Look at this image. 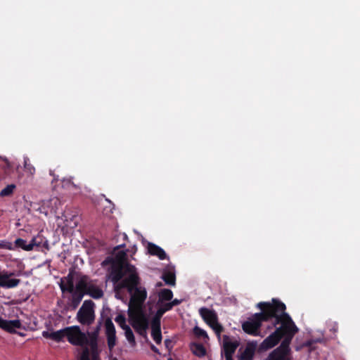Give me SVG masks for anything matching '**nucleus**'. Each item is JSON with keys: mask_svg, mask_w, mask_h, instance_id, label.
Returning <instances> with one entry per match:
<instances>
[{"mask_svg": "<svg viewBox=\"0 0 360 360\" xmlns=\"http://www.w3.org/2000/svg\"><path fill=\"white\" fill-rule=\"evenodd\" d=\"M257 307L261 312L255 313L242 323L243 331L253 336L259 335L262 322L274 319L280 312H283L286 309L285 304L276 299H272L271 303L259 302Z\"/></svg>", "mask_w": 360, "mask_h": 360, "instance_id": "f257e3e1", "label": "nucleus"}, {"mask_svg": "<svg viewBox=\"0 0 360 360\" xmlns=\"http://www.w3.org/2000/svg\"><path fill=\"white\" fill-rule=\"evenodd\" d=\"M278 324L281 326L276 328L275 331L266 338L260 344L259 350L266 351L273 348L283 338V340H286L290 337L289 345H290L293 337L298 332V328L285 311L280 312L274 318L273 326L276 327Z\"/></svg>", "mask_w": 360, "mask_h": 360, "instance_id": "f03ea898", "label": "nucleus"}, {"mask_svg": "<svg viewBox=\"0 0 360 360\" xmlns=\"http://www.w3.org/2000/svg\"><path fill=\"white\" fill-rule=\"evenodd\" d=\"M139 284L140 278L137 272L128 275L114 284L116 292L126 288L130 294L129 310L143 311L142 305L147 297V292L145 288L139 286Z\"/></svg>", "mask_w": 360, "mask_h": 360, "instance_id": "7ed1b4c3", "label": "nucleus"}, {"mask_svg": "<svg viewBox=\"0 0 360 360\" xmlns=\"http://www.w3.org/2000/svg\"><path fill=\"white\" fill-rule=\"evenodd\" d=\"M136 272V267L127 262V252L120 250L112 260L109 278L115 284L128 275Z\"/></svg>", "mask_w": 360, "mask_h": 360, "instance_id": "20e7f679", "label": "nucleus"}, {"mask_svg": "<svg viewBox=\"0 0 360 360\" xmlns=\"http://www.w3.org/2000/svg\"><path fill=\"white\" fill-rule=\"evenodd\" d=\"M128 315L130 324L135 331L143 338L148 339L147 330L149 326V321L144 312L131 309L128 311Z\"/></svg>", "mask_w": 360, "mask_h": 360, "instance_id": "39448f33", "label": "nucleus"}, {"mask_svg": "<svg viewBox=\"0 0 360 360\" xmlns=\"http://www.w3.org/2000/svg\"><path fill=\"white\" fill-rule=\"evenodd\" d=\"M95 304L91 300H84L77 314V320L82 325L90 326L95 320Z\"/></svg>", "mask_w": 360, "mask_h": 360, "instance_id": "423d86ee", "label": "nucleus"}, {"mask_svg": "<svg viewBox=\"0 0 360 360\" xmlns=\"http://www.w3.org/2000/svg\"><path fill=\"white\" fill-rule=\"evenodd\" d=\"M199 314L202 320L214 331L215 334L220 338L221 333L224 331V327L218 321L217 313L207 307L199 309Z\"/></svg>", "mask_w": 360, "mask_h": 360, "instance_id": "0eeeda50", "label": "nucleus"}, {"mask_svg": "<svg viewBox=\"0 0 360 360\" xmlns=\"http://www.w3.org/2000/svg\"><path fill=\"white\" fill-rule=\"evenodd\" d=\"M67 340L72 345L86 346L87 343L86 334L82 332L78 326L67 327Z\"/></svg>", "mask_w": 360, "mask_h": 360, "instance_id": "6e6552de", "label": "nucleus"}, {"mask_svg": "<svg viewBox=\"0 0 360 360\" xmlns=\"http://www.w3.org/2000/svg\"><path fill=\"white\" fill-rule=\"evenodd\" d=\"M289 339L290 337L283 340L281 345L271 352L267 360H290L288 357L290 352Z\"/></svg>", "mask_w": 360, "mask_h": 360, "instance_id": "1a4fd4ad", "label": "nucleus"}, {"mask_svg": "<svg viewBox=\"0 0 360 360\" xmlns=\"http://www.w3.org/2000/svg\"><path fill=\"white\" fill-rule=\"evenodd\" d=\"M79 283H82L85 287L82 288L84 295H89L94 299H100L103 296V291L98 286L89 281V278L86 276L82 277Z\"/></svg>", "mask_w": 360, "mask_h": 360, "instance_id": "9d476101", "label": "nucleus"}, {"mask_svg": "<svg viewBox=\"0 0 360 360\" xmlns=\"http://www.w3.org/2000/svg\"><path fill=\"white\" fill-rule=\"evenodd\" d=\"M223 339V354L225 359L226 360H233V354L239 346V342L237 340L230 341L228 335H224Z\"/></svg>", "mask_w": 360, "mask_h": 360, "instance_id": "9b49d317", "label": "nucleus"}, {"mask_svg": "<svg viewBox=\"0 0 360 360\" xmlns=\"http://www.w3.org/2000/svg\"><path fill=\"white\" fill-rule=\"evenodd\" d=\"M105 328L108 346L110 349H112L116 345V330L115 326L110 318H108L105 320Z\"/></svg>", "mask_w": 360, "mask_h": 360, "instance_id": "f8f14e48", "label": "nucleus"}, {"mask_svg": "<svg viewBox=\"0 0 360 360\" xmlns=\"http://www.w3.org/2000/svg\"><path fill=\"white\" fill-rule=\"evenodd\" d=\"M84 287H85V285H83L82 283L77 282L75 286V290L70 292L72 293V297L70 299V305L72 309H77L82 300V298L84 295V292H83L82 288Z\"/></svg>", "mask_w": 360, "mask_h": 360, "instance_id": "ddd939ff", "label": "nucleus"}, {"mask_svg": "<svg viewBox=\"0 0 360 360\" xmlns=\"http://www.w3.org/2000/svg\"><path fill=\"white\" fill-rule=\"evenodd\" d=\"M257 343L252 341L247 343L244 351L238 356L239 360H252L257 349Z\"/></svg>", "mask_w": 360, "mask_h": 360, "instance_id": "4468645a", "label": "nucleus"}, {"mask_svg": "<svg viewBox=\"0 0 360 360\" xmlns=\"http://www.w3.org/2000/svg\"><path fill=\"white\" fill-rule=\"evenodd\" d=\"M42 336L56 342H60L63 341L64 338L67 336V327L53 332L43 331Z\"/></svg>", "mask_w": 360, "mask_h": 360, "instance_id": "2eb2a0df", "label": "nucleus"}, {"mask_svg": "<svg viewBox=\"0 0 360 360\" xmlns=\"http://www.w3.org/2000/svg\"><path fill=\"white\" fill-rule=\"evenodd\" d=\"M1 328L11 334L18 333L20 335H23L22 333H17L15 330V329L22 328V323L18 319L5 320Z\"/></svg>", "mask_w": 360, "mask_h": 360, "instance_id": "dca6fc26", "label": "nucleus"}, {"mask_svg": "<svg viewBox=\"0 0 360 360\" xmlns=\"http://www.w3.org/2000/svg\"><path fill=\"white\" fill-rule=\"evenodd\" d=\"M14 274L13 273H5L2 274V278H1V287L6 288H13L17 287L20 283V280L18 278H9L12 276Z\"/></svg>", "mask_w": 360, "mask_h": 360, "instance_id": "f3484780", "label": "nucleus"}, {"mask_svg": "<svg viewBox=\"0 0 360 360\" xmlns=\"http://www.w3.org/2000/svg\"><path fill=\"white\" fill-rule=\"evenodd\" d=\"M148 251L150 255L157 256L161 260L165 259L167 258V255L165 250L154 243H148Z\"/></svg>", "mask_w": 360, "mask_h": 360, "instance_id": "a211bd4d", "label": "nucleus"}, {"mask_svg": "<svg viewBox=\"0 0 360 360\" xmlns=\"http://www.w3.org/2000/svg\"><path fill=\"white\" fill-rule=\"evenodd\" d=\"M30 245H32V250L34 249V248H48L49 246L48 241L46 240H44V238L39 234L32 238V239L30 242Z\"/></svg>", "mask_w": 360, "mask_h": 360, "instance_id": "6ab92c4d", "label": "nucleus"}, {"mask_svg": "<svg viewBox=\"0 0 360 360\" xmlns=\"http://www.w3.org/2000/svg\"><path fill=\"white\" fill-rule=\"evenodd\" d=\"M151 336L153 340L158 344L162 342L161 325L150 323Z\"/></svg>", "mask_w": 360, "mask_h": 360, "instance_id": "aec40b11", "label": "nucleus"}, {"mask_svg": "<svg viewBox=\"0 0 360 360\" xmlns=\"http://www.w3.org/2000/svg\"><path fill=\"white\" fill-rule=\"evenodd\" d=\"M66 279V285H64L63 283H61L60 285V289L63 292L67 291L68 292H73L75 290V288L74 286V278L73 276L71 274H69L67 277H65Z\"/></svg>", "mask_w": 360, "mask_h": 360, "instance_id": "412c9836", "label": "nucleus"}, {"mask_svg": "<svg viewBox=\"0 0 360 360\" xmlns=\"http://www.w3.org/2000/svg\"><path fill=\"white\" fill-rule=\"evenodd\" d=\"M86 336L87 343L86 346H89L92 349H96L98 346V331H92L91 333H88Z\"/></svg>", "mask_w": 360, "mask_h": 360, "instance_id": "4be33fe9", "label": "nucleus"}, {"mask_svg": "<svg viewBox=\"0 0 360 360\" xmlns=\"http://www.w3.org/2000/svg\"><path fill=\"white\" fill-rule=\"evenodd\" d=\"M191 349L193 353L198 357H202L206 354V349L205 347L200 343H192L191 345Z\"/></svg>", "mask_w": 360, "mask_h": 360, "instance_id": "5701e85b", "label": "nucleus"}, {"mask_svg": "<svg viewBox=\"0 0 360 360\" xmlns=\"http://www.w3.org/2000/svg\"><path fill=\"white\" fill-rule=\"evenodd\" d=\"M162 278L167 285H175L176 276L175 274L171 271H167L163 274Z\"/></svg>", "mask_w": 360, "mask_h": 360, "instance_id": "b1692460", "label": "nucleus"}, {"mask_svg": "<svg viewBox=\"0 0 360 360\" xmlns=\"http://www.w3.org/2000/svg\"><path fill=\"white\" fill-rule=\"evenodd\" d=\"M173 297V292L169 289H163L159 292V301H169Z\"/></svg>", "mask_w": 360, "mask_h": 360, "instance_id": "393cba45", "label": "nucleus"}, {"mask_svg": "<svg viewBox=\"0 0 360 360\" xmlns=\"http://www.w3.org/2000/svg\"><path fill=\"white\" fill-rule=\"evenodd\" d=\"M16 186L13 184H9L6 186L4 189L0 191V197H8L11 196L14 190L15 189Z\"/></svg>", "mask_w": 360, "mask_h": 360, "instance_id": "a878e982", "label": "nucleus"}, {"mask_svg": "<svg viewBox=\"0 0 360 360\" xmlns=\"http://www.w3.org/2000/svg\"><path fill=\"white\" fill-rule=\"evenodd\" d=\"M15 245L17 247L20 248L24 250H26V251L32 250V245H30V243L27 244V241L22 238H17L15 240Z\"/></svg>", "mask_w": 360, "mask_h": 360, "instance_id": "bb28decb", "label": "nucleus"}, {"mask_svg": "<svg viewBox=\"0 0 360 360\" xmlns=\"http://www.w3.org/2000/svg\"><path fill=\"white\" fill-rule=\"evenodd\" d=\"M124 330L125 337H126L127 340L129 341V342L131 345H135L136 344L135 338H134L133 331L131 329V328L129 326L127 328H124Z\"/></svg>", "mask_w": 360, "mask_h": 360, "instance_id": "cd10ccee", "label": "nucleus"}, {"mask_svg": "<svg viewBox=\"0 0 360 360\" xmlns=\"http://www.w3.org/2000/svg\"><path fill=\"white\" fill-rule=\"evenodd\" d=\"M165 312L160 307L158 309L155 316L152 319L150 323L161 325L160 319Z\"/></svg>", "mask_w": 360, "mask_h": 360, "instance_id": "c85d7f7f", "label": "nucleus"}, {"mask_svg": "<svg viewBox=\"0 0 360 360\" xmlns=\"http://www.w3.org/2000/svg\"><path fill=\"white\" fill-rule=\"evenodd\" d=\"M115 321L120 326V328L122 330H124V328H127V327H129V326L127 325V323H126V318H125L124 315H123L122 314H118L115 317Z\"/></svg>", "mask_w": 360, "mask_h": 360, "instance_id": "c756f323", "label": "nucleus"}, {"mask_svg": "<svg viewBox=\"0 0 360 360\" xmlns=\"http://www.w3.org/2000/svg\"><path fill=\"white\" fill-rule=\"evenodd\" d=\"M193 330V334L198 338H206V339L209 338L207 332L198 326H195Z\"/></svg>", "mask_w": 360, "mask_h": 360, "instance_id": "7c9ffc66", "label": "nucleus"}, {"mask_svg": "<svg viewBox=\"0 0 360 360\" xmlns=\"http://www.w3.org/2000/svg\"><path fill=\"white\" fill-rule=\"evenodd\" d=\"M28 162H29L28 158L25 160V162H24L25 169L30 174H34V173L35 172V168Z\"/></svg>", "mask_w": 360, "mask_h": 360, "instance_id": "2f4dec72", "label": "nucleus"}, {"mask_svg": "<svg viewBox=\"0 0 360 360\" xmlns=\"http://www.w3.org/2000/svg\"><path fill=\"white\" fill-rule=\"evenodd\" d=\"M160 308H161V309H163V311H164L165 312H167V311L171 310V309H172V305L170 304V303H169V302H167V303H165V304H164L163 305H162V306L160 307Z\"/></svg>", "mask_w": 360, "mask_h": 360, "instance_id": "473e14b6", "label": "nucleus"}, {"mask_svg": "<svg viewBox=\"0 0 360 360\" xmlns=\"http://www.w3.org/2000/svg\"><path fill=\"white\" fill-rule=\"evenodd\" d=\"M169 303L172 305V307H173L174 306L179 305L181 303V300H179L178 299H174Z\"/></svg>", "mask_w": 360, "mask_h": 360, "instance_id": "72a5a7b5", "label": "nucleus"}, {"mask_svg": "<svg viewBox=\"0 0 360 360\" xmlns=\"http://www.w3.org/2000/svg\"><path fill=\"white\" fill-rule=\"evenodd\" d=\"M150 349L155 353L160 354L159 349L154 345H153L152 343H150Z\"/></svg>", "mask_w": 360, "mask_h": 360, "instance_id": "f704fd0d", "label": "nucleus"}, {"mask_svg": "<svg viewBox=\"0 0 360 360\" xmlns=\"http://www.w3.org/2000/svg\"><path fill=\"white\" fill-rule=\"evenodd\" d=\"M314 341L313 340H308L306 343H305V345L307 347H311L312 346V344H313Z\"/></svg>", "mask_w": 360, "mask_h": 360, "instance_id": "c9c22d12", "label": "nucleus"}, {"mask_svg": "<svg viewBox=\"0 0 360 360\" xmlns=\"http://www.w3.org/2000/svg\"><path fill=\"white\" fill-rule=\"evenodd\" d=\"M171 344V341L169 340H165V345L167 347H169Z\"/></svg>", "mask_w": 360, "mask_h": 360, "instance_id": "e433bc0d", "label": "nucleus"}, {"mask_svg": "<svg viewBox=\"0 0 360 360\" xmlns=\"http://www.w3.org/2000/svg\"><path fill=\"white\" fill-rule=\"evenodd\" d=\"M5 321V319H3L1 316H0V328H1L2 326H3V324Z\"/></svg>", "mask_w": 360, "mask_h": 360, "instance_id": "4c0bfd02", "label": "nucleus"}, {"mask_svg": "<svg viewBox=\"0 0 360 360\" xmlns=\"http://www.w3.org/2000/svg\"><path fill=\"white\" fill-rule=\"evenodd\" d=\"M81 360H90V359L88 356H82ZM93 360H97V359L94 358Z\"/></svg>", "mask_w": 360, "mask_h": 360, "instance_id": "58836bf2", "label": "nucleus"}, {"mask_svg": "<svg viewBox=\"0 0 360 360\" xmlns=\"http://www.w3.org/2000/svg\"><path fill=\"white\" fill-rule=\"evenodd\" d=\"M99 330H100V326H98L96 327V328L94 331H98V334L99 333Z\"/></svg>", "mask_w": 360, "mask_h": 360, "instance_id": "ea45409f", "label": "nucleus"}, {"mask_svg": "<svg viewBox=\"0 0 360 360\" xmlns=\"http://www.w3.org/2000/svg\"><path fill=\"white\" fill-rule=\"evenodd\" d=\"M1 278H2V274L0 273V286L1 287Z\"/></svg>", "mask_w": 360, "mask_h": 360, "instance_id": "a19ab883", "label": "nucleus"}, {"mask_svg": "<svg viewBox=\"0 0 360 360\" xmlns=\"http://www.w3.org/2000/svg\"><path fill=\"white\" fill-rule=\"evenodd\" d=\"M5 245L3 243H0V248H4Z\"/></svg>", "mask_w": 360, "mask_h": 360, "instance_id": "79ce46f5", "label": "nucleus"}, {"mask_svg": "<svg viewBox=\"0 0 360 360\" xmlns=\"http://www.w3.org/2000/svg\"><path fill=\"white\" fill-rule=\"evenodd\" d=\"M120 246H117V247L115 248V250H119V249H120Z\"/></svg>", "mask_w": 360, "mask_h": 360, "instance_id": "37998d69", "label": "nucleus"}, {"mask_svg": "<svg viewBox=\"0 0 360 360\" xmlns=\"http://www.w3.org/2000/svg\"><path fill=\"white\" fill-rule=\"evenodd\" d=\"M158 286H160V285H162V283H159L158 284Z\"/></svg>", "mask_w": 360, "mask_h": 360, "instance_id": "c03bdc74", "label": "nucleus"}, {"mask_svg": "<svg viewBox=\"0 0 360 360\" xmlns=\"http://www.w3.org/2000/svg\"><path fill=\"white\" fill-rule=\"evenodd\" d=\"M333 330L335 332L337 330V328H333Z\"/></svg>", "mask_w": 360, "mask_h": 360, "instance_id": "a18cd8bd", "label": "nucleus"}, {"mask_svg": "<svg viewBox=\"0 0 360 360\" xmlns=\"http://www.w3.org/2000/svg\"><path fill=\"white\" fill-rule=\"evenodd\" d=\"M168 360H174V359H172V358H169Z\"/></svg>", "mask_w": 360, "mask_h": 360, "instance_id": "49530a36", "label": "nucleus"}, {"mask_svg": "<svg viewBox=\"0 0 360 360\" xmlns=\"http://www.w3.org/2000/svg\"><path fill=\"white\" fill-rule=\"evenodd\" d=\"M114 360H117V359H115Z\"/></svg>", "mask_w": 360, "mask_h": 360, "instance_id": "de8ad7c7", "label": "nucleus"}]
</instances>
